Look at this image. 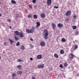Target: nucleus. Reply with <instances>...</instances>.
Here are the masks:
<instances>
[{
  "label": "nucleus",
  "instance_id": "1",
  "mask_svg": "<svg viewBox=\"0 0 79 79\" xmlns=\"http://www.w3.org/2000/svg\"><path fill=\"white\" fill-rule=\"evenodd\" d=\"M44 38L45 39H48V31L46 30H44L43 32Z\"/></svg>",
  "mask_w": 79,
  "mask_h": 79
},
{
  "label": "nucleus",
  "instance_id": "2",
  "mask_svg": "<svg viewBox=\"0 0 79 79\" xmlns=\"http://www.w3.org/2000/svg\"><path fill=\"white\" fill-rule=\"evenodd\" d=\"M38 68L39 69H42V68H44V64H42L41 65H40L38 66Z\"/></svg>",
  "mask_w": 79,
  "mask_h": 79
},
{
  "label": "nucleus",
  "instance_id": "3",
  "mask_svg": "<svg viewBox=\"0 0 79 79\" xmlns=\"http://www.w3.org/2000/svg\"><path fill=\"white\" fill-rule=\"evenodd\" d=\"M30 30V33H33L35 31V28L34 27H32V28Z\"/></svg>",
  "mask_w": 79,
  "mask_h": 79
},
{
  "label": "nucleus",
  "instance_id": "4",
  "mask_svg": "<svg viewBox=\"0 0 79 79\" xmlns=\"http://www.w3.org/2000/svg\"><path fill=\"white\" fill-rule=\"evenodd\" d=\"M36 24H37V25H36L35 27L36 28H38L39 26H40V22H36Z\"/></svg>",
  "mask_w": 79,
  "mask_h": 79
},
{
  "label": "nucleus",
  "instance_id": "5",
  "mask_svg": "<svg viewBox=\"0 0 79 79\" xmlns=\"http://www.w3.org/2000/svg\"><path fill=\"white\" fill-rule=\"evenodd\" d=\"M24 33L21 32L19 33V36L20 37H24Z\"/></svg>",
  "mask_w": 79,
  "mask_h": 79
},
{
  "label": "nucleus",
  "instance_id": "6",
  "mask_svg": "<svg viewBox=\"0 0 79 79\" xmlns=\"http://www.w3.org/2000/svg\"><path fill=\"white\" fill-rule=\"evenodd\" d=\"M52 28L53 30H55V27H56V25H55V24L53 23H52Z\"/></svg>",
  "mask_w": 79,
  "mask_h": 79
},
{
  "label": "nucleus",
  "instance_id": "7",
  "mask_svg": "<svg viewBox=\"0 0 79 79\" xmlns=\"http://www.w3.org/2000/svg\"><path fill=\"white\" fill-rule=\"evenodd\" d=\"M47 3L48 5H50L52 3V0H48Z\"/></svg>",
  "mask_w": 79,
  "mask_h": 79
},
{
  "label": "nucleus",
  "instance_id": "8",
  "mask_svg": "<svg viewBox=\"0 0 79 79\" xmlns=\"http://www.w3.org/2000/svg\"><path fill=\"white\" fill-rule=\"evenodd\" d=\"M42 56L40 55H38L37 56V59H41V58H42Z\"/></svg>",
  "mask_w": 79,
  "mask_h": 79
},
{
  "label": "nucleus",
  "instance_id": "9",
  "mask_svg": "<svg viewBox=\"0 0 79 79\" xmlns=\"http://www.w3.org/2000/svg\"><path fill=\"white\" fill-rule=\"evenodd\" d=\"M71 11H67L66 13V15L67 16H69V15H71Z\"/></svg>",
  "mask_w": 79,
  "mask_h": 79
},
{
  "label": "nucleus",
  "instance_id": "10",
  "mask_svg": "<svg viewBox=\"0 0 79 79\" xmlns=\"http://www.w3.org/2000/svg\"><path fill=\"white\" fill-rule=\"evenodd\" d=\"M20 48L22 50H24L25 49V47H24V45H22L20 47Z\"/></svg>",
  "mask_w": 79,
  "mask_h": 79
},
{
  "label": "nucleus",
  "instance_id": "11",
  "mask_svg": "<svg viewBox=\"0 0 79 79\" xmlns=\"http://www.w3.org/2000/svg\"><path fill=\"white\" fill-rule=\"evenodd\" d=\"M14 33H15V34L16 35H19V32L18 31H14Z\"/></svg>",
  "mask_w": 79,
  "mask_h": 79
},
{
  "label": "nucleus",
  "instance_id": "12",
  "mask_svg": "<svg viewBox=\"0 0 79 79\" xmlns=\"http://www.w3.org/2000/svg\"><path fill=\"white\" fill-rule=\"evenodd\" d=\"M40 45L41 46H44L45 45V43L44 42H41L40 43Z\"/></svg>",
  "mask_w": 79,
  "mask_h": 79
},
{
  "label": "nucleus",
  "instance_id": "13",
  "mask_svg": "<svg viewBox=\"0 0 79 79\" xmlns=\"http://www.w3.org/2000/svg\"><path fill=\"white\" fill-rule=\"evenodd\" d=\"M26 32L27 33H28V34H31L30 30L29 29H27Z\"/></svg>",
  "mask_w": 79,
  "mask_h": 79
},
{
  "label": "nucleus",
  "instance_id": "14",
  "mask_svg": "<svg viewBox=\"0 0 79 79\" xmlns=\"http://www.w3.org/2000/svg\"><path fill=\"white\" fill-rule=\"evenodd\" d=\"M15 18L16 19H18V18H19V15L18 14H16L15 15Z\"/></svg>",
  "mask_w": 79,
  "mask_h": 79
},
{
  "label": "nucleus",
  "instance_id": "15",
  "mask_svg": "<svg viewBox=\"0 0 79 79\" xmlns=\"http://www.w3.org/2000/svg\"><path fill=\"white\" fill-rule=\"evenodd\" d=\"M58 27H62L63 26V24L61 23H59L57 25Z\"/></svg>",
  "mask_w": 79,
  "mask_h": 79
},
{
  "label": "nucleus",
  "instance_id": "16",
  "mask_svg": "<svg viewBox=\"0 0 79 79\" xmlns=\"http://www.w3.org/2000/svg\"><path fill=\"white\" fill-rule=\"evenodd\" d=\"M60 54H64V52L63 50L61 49L60 51Z\"/></svg>",
  "mask_w": 79,
  "mask_h": 79
},
{
  "label": "nucleus",
  "instance_id": "17",
  "mask_svg": "<svg viewBox=\"0 0 79 79\" xmlns=\"http://www.w3.org/2000/svg\"><path fill=\"white\" fill-rule=\"evenodd\" d=\"M41 16L42 18H45V15L44 13H43L41 14Z\"/></svg>",
  "mask_w": 79,
  "mask_h": 79
},
{
  "label": "nucleus",
  "instance_id": "18",
  "mask_svg": "<svg viewBox=\"0 0 79 79\" xmlns=\"http://www.w3.org/2000/svg\"><path fill=\"white\" fill-rule=\"evenodd\" d=\"M11 3L13 4H16V1L14 0H12Z\"/></svg>",
  "mask_w": 79,
  "mask_h": 79
},
{
  "label": "nucleus",
  "instance_id": "19",
  "mask_svg": "<svg viewBox=\"0 0 79 79\" xmlns=\"http://www.w3.org/2000/svg\"><path fill=\"white\" fill-rule=\"evenodd\" d=\"M14 37L15 38V40H17L18 41V40H19V39L18 38V37L16 36H14Z\"/></svg>",
  "mask_w": 79,
  "mask_h": 79
},
{
  "label": "nucleus",
  "instance_id": "20",
  "mask_svg": "<svg viewBox=\"0 0 79 79\" xmlns=\"http://www.w3.org/2000/svg\"><path fill=\"white\" fill-rule=\"evenodd\" d=\"M61 41L62 42H66V39L64 38H62L61 39Z\"/></svg>",
  "mask_w": 79,
  "mask_h": 79
},
{
  "label": "nucleus",
  "instance_id": "21",
  "mask_svg": "<svg viewBox=\"0 0 79 79\" xmlns=\"http://www.w3.org/2000/svg\"><path fill=\"white\" fill-rule=\"evenodd\" d=\"M64 67H66L68 66V64H67V63L65 62L64 64Z\"/></svg>",
  "mask_w": 79,
  "mask_h": 79
},
{
  "label": "nucleus",
  "instance_id": "22",
  "mask_svg": "<svg viewBox=\"0 0 79 79\" xmlns=\"http://www.w3.org/2000/svg\"><path fill=\"white\" fill-rule=\"evenodd\" d=\"M22 73V72L21 71H18L17 72V74H21Z\"/></svg>",
  "mask_w": 79,
  "mask_h": 79
},
{
  "label": "nucleus",
  "instance_id": "23",
  "mask_svg": "<svg viewBox=\"0 0 79 79\" xmlns=\"http://www.w3.org/2000/svg\"><path fill=\"white\" fill-rule=\"evenodd\" d=\"M17 68L19 69H21V66L19 65L17 66Z\"/></svg>",
  "mask_w": 79,
  "mask_h": 79
},
{
  "label": "nucleus",
  "instance_id": "24",
  "mask_svg": "<svg viewBox=\"0 0 79 79\" xmlns=\"http://www.w3.org/2000/svg\"><path fill=\"white\" fill-rule=\"evenodd\" d=\"M72 27L73 29H76V28H77V26H72Z\"/></svg>",
  "mask_w": 79,
  "mask_h": 79
},
{
  "label": "nucleus",
  "instance_id": "25",
  "mask_svg": "<svg viewBox=\"0 0 79 79\" xmlns=\"http://www.w3.org/2000/svg\"><path fill=\"white\" fill-rule=\"evenodd\" d=\"M33 17L35 19H37V16L36 15H34Z\"/></svg>",
  "mask_w": 79,
  "mask_h": 79
},
{
  "label": "nucleus",
  "instance_id": "26",
  "mask_svg": "<svg viewBox=\"0 0 79 79\" xmlns=\"http://www.w3.org/2000/svg\"><path fill=\"white\" fill-rule=\"evenodd\" d=\"M54 56L56 58H58V55L56 54H54Z\"/></svg>",
  "mask_w": 79,
  "mask_h": 79
},
{
  "label": "nucleus",
  "instance_id": "27",
  "mask_svg": "<svg viewBox=\"0 0 79 79\" xmlns=\"http://www.w3.org/2000/svg\"><path fill=\"white\" fill-rule=\"evenodd\" d=\"M74 50H75L76 49H77V47H78V46H77V45H75L74 47Z\"/></svg>",
  "mask_w": 79,
  "mask_h": 79
},
{
  "label": "nucleus",
  "instance_id": "28",
  "mask_svg": "<svg viewBox=\"0 0 79 79\" xmlns=\"http://www.w3.org/2000/svg\"><path fill=\"white\" fill-rule=\"evenodd\" d=\"M7 21L8 23H11V20L10 19H8L7 20Z\"/></svg>",
  "mask_w": 79,
  "mask_h": 79
},
{
  "label": "nucleus",
  "instance_id": "29",
  "mask_svg": "<svg viewBox=\"0 0 79 79\" xmlns=\"http://www.w3.org/2000/svg\"><path fill=\"white\" fill-rule=\"evenodd\" d=\"M70 55H71V56H72V57H73V58L74 57V54H73L72 53H71L70 54Z\"/></svg>",
  "mask_w": 79,
  "mask_h": 79
},
{
  "label": "nucleus",
  "instance_id": "30",
  "mask_svg": "<svg viewBox=\"0 0 79 79\" xmlns=\"http://www.w3.org/2000/svg\"><path fill=\"white\" fill-rule=\"evenodd\" d=\"M60 68H63V64H61L60 65Z\"/></svg>",
  "mask_w": 79,
  "mask_h": 79
},
{
  "label": "nucleus",
  "instance_id": "31",
  "mask_svg": "<svg viewBox=\"0 0 79 79\" xmlns=\"http://www.w3.org/2000/svg\"><path fill=\"white\" fill-rule=\"evenodd\" d=\"M29 7H30V8H32V5H31V4H29L28 5Z\"/></svg>",
  "mask_w": 79,
  "mask_h": 79
},
{
  "label": "nucleus",
  "instance_id": "32",
  "mask_svg": "<svg viewBox=\"0 0 79 79\" xmlns=\"http://www.w3.org/2000/svg\"><path fill=\"white\" fill-rule=\"evenodd\" d=\"M12 77H15V76H16V74H15V73H13L12 74Z\"/></svg>",
  "mask_w": 79,
  "mask_h": 79
},
{
  "label": "nucleus",
  "instance_id": "33",
  "mask_svg": "<svg viewBox=\"0 0 79 79\" xmlns=\"http://www.w3.org/2000/svg\"><path fill=\"white\" fill-rule=\"evenodd\" d=\"M16 46H19V42H18L16 44Z\"/></svg>",
  "mask_w": 79,
  "mask_h": 79
},
{
  "label": "nucleus",
  "instance_id": "34",
  "mask_svg": "<svg viewBox=\"0 0 79 79\" xmlns=\"http://www.w3.org/2000/svg\"><path fill=\"white\" fill-rule=\"evenodd\" d=\"M69 19L68 18H67L66 19L65 21H69Z\"/></svg>",
  "mask_w": 79,
  "mask_h": 79
},
{
  "label": "nucleus",
  "instance_id": "35",
  "mask_svg": "<svg viewBox=\"0 0 79 79\" xmlns=\"http://www.w3.org/2000/svg\"><path fill=\"white\" fill-rule=\"evenodd\" d=\"M35 1H36V0H32L33 3H35Z\"/></svg>",
  "mask_w": 79,
  "mask_h": 79
},
{
  "label": "nucleus",
  "instance_id": "36",
  "mask_svg": "<svg viewBox=\"0 0 79 79\" xmlns=\"http://www.w3.org/2000/svg\"><path fill=\"white\" fill-rule=\"evenodd\" d=\"M18 62H19V63H20V62H21V60L20 59H18Z\"/></svg>",
  "mask_w": 79,
  "mask_h": 79
},
{
  "label": "nucleus",
  "instance_id": "37",
  "mask_svg": "<svg viewBox=\"0 0 79 79\" xmlns=\"http://www.w3.org/2000/svg\"><path fill=\"white\" fill-rule=\"evenodd\" d=\"M9 40H10V43H13V41L10 39H9Z\"/></svg>",
  "mask_w": 79,
  "mask_h": 79
},
{
  "label": "nucleus",
  "instance_id": "38",
  "mask_svg": "<svg viewBox=\"0 0 79 79\" xmlns=\"http://www.w3.org/2000/svg\"><path fill=\"white\" fill-rule=\"evenodd\" d=\"M77 17V15H74L73 16V18L76 19V18Z\"/></svg>",
  "mask_w": 79,
  "mask_h": 79
},
{
  "label": "nucleus",
  "instance_id": "39",
  "mask_svg": "<svg viewBox=\"0 0 79 79\" xmlns=\"http://www.w3.org/2000/svg\"><path fill=\"white\" fill-rule=\"evenodd\" d=\"M79 34V33H78V32L77 31L75 33V35H78Z\"/></svg>",
  "mask_w": 79,
  "mask_h": 79
},
{
  "label": "nucleus",
  "instance_id": "40",
  "mask_svg": "<svg viewBox=\"0 0 79 79\" xmlns=\"http://www.w3.org/2000/svg\"><path fill=\"white\" fill-rule=\"evenodd\" d=\"M69 59H70V60H72L73 59V57H71L69 58Z\"/></svg>",
  "mask_w": 79,
  "mask_h": 79
},
{
  "label": "nucleus",
  "instance_id": "41",
  "mask_svg": "<svg viewBox=\"0 0 79 79\" xmlns=\"http://www.w3.org/2000/svg\"><path fill=\"white\" fill-rule=\"evenodd\" d=\"M54 8H55L56 9L58 8L59 7L58 6H54Z\"/></svg>",
  "mask_w": 79,
  "mask_h": 79
},
{
  "label": "nucleus",
  "instance_id": "42",
  "mask_svg": "<svg viewBox=\"0 0 79 79\" xmlns=\"http://www.w3.org/2000/svg\"><path fill=\"white\" fill-rule=\"evenodd\" d=\"M28 16V18H31V17H32V16L31 15H29Z\"/></svg>",
  "mask_w": 79,
  "mask_h": 79
},
{
  "label": "nucleus",
  "instance_id": "43",
  "mask_svg": "<svg viewBox=\"0 0 79 79\" xmlns=\"http://www.w3.org/2000/svg\"><path fill=\"white\" fill-rule=\"evenodd\" d=\"M30 60H31V61H32V60H33V59L32 58H30Z\"/></svg>",
  "mask_w": 79,
  "mask_h": 79
},
{
  "label": "nucleus",
  "instance_id": "44",
  "mask_svg": "<svg viewBox=\"0 0 79 79\" xmlns=\"http://www.w3.org/2000/svg\"><path fill=\"white\" fill-rule=\"evenodd\" d=\"M30 40L31 41H34V40H33V39H32V38H31L30 39Z\"/></svg>",
  "mask_w": 79,
  "mask_h": 79
},
{
  "label": "nucleus",
  "instance_id": "45",
  "mask_svg": "<svg viewBox=\"0 0 79 79\" xmlns=\"http://www.w3.org/2000/svg\"><path fill=\"white\" fill-rule=\"evenodd\" d=\"M34 8H37V6H34Z\"/></svg>",
  "mask_w": 79,
  "mask_h": 79
},
{
  "label": "nucleus",
  "instance_id": "46",
  "mask_svg": "<svg viewBox=\"0 0 79 79\" xmlns=\"http://www.w3.org/2000/svg\"><path fill=\"white\" fill-rule=\"evenodd\" d=\"M32 79H35V77H33V76L32 77Z\"/></svg>",
  "mask_w": 79,
  "mask_h": 79
},
{
  "label": "nucleus",
  "instance_id": "47",
  "mask_svg": "<svg viewBox=\"0 0 79 79\" xmlns=\"http://www.w3.org/2000/svg\"><path fill=\"white\" fill-rule=\"evenodd\" d=\"M30 47H33L34 46H33L32 45H30Z\"/></svg>",
  "mask_w": 79,
  "mask_h": 79
},
{
  "label": "nucleus",
  "instance_id": "48",
  "mask_svg": "<svg viewBox=\"0 0 79 79\" xmlns=\"http://www.w3.org/2000/svg\"><path fill=\"white\" fill-rule=\"evenodd\" d=\"M21 61H22V62H24V60H21Z\"/></svg>",
  "mask_w": 79,
  "mask_h": 79
},
{
  "label": "nucleus",
  "instance_id": "49",
  "mask_svg": "<svg viewBox=\"0 0 79 79\" xmlns=\"http://www.w3.org/2000/svg\"><path fill=\"white\" fill-rule=\"evenodd\" d=\"M1 59H2V57L0 56V60H1Z\"/></svg>",
  "mask_w": 79,
  "mask_h": 79
},
{
  "label": "nucleus",
  "instance_id": "50",
  "mask_svg": "<svg viewBox=\"0 0 79 79\" xmlns=\"http://www.w3.org/2000/svg\"><path fill=\"white\" fill-rule=\"evenodd\" d=\"M9 27H10V29H11V26H10Z\"/></svg>",
  "mask_w": 79,
  "mask_h": 79
},
{
  "label": "nucleus",
  "instance_id": "51",
  "mask_svg": "<svg viewBox=\"0 0 79 79\" xmlns=\"http://www.w3.org/2000/svg\"><path fill=\"white\" fill-rule=\"evenodd\" d=\"M2 15L1 14H0V16H2Z\"/></svg>",
  "mask_w": 79,
  "mask_h": 79
},
{
  "label": "nucleus",
  "instance_id": "52",
  "mask_svg": "<svg viewBox=\"0 0 79 79\" xmlns=\"http://www.w3.org/2000/svg\"><path fill=\"white\" fill-rule=\"evenodd\" d=\"M6 44V43L5 42L4 43V44Z\"/></svg>",
  "mask_w": 79,
  "mask_h": 79
}]
</instances>
